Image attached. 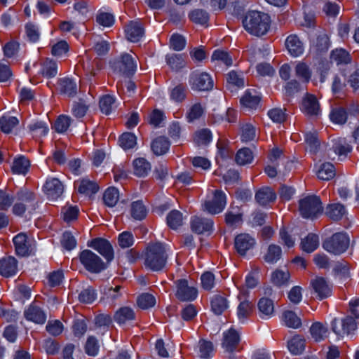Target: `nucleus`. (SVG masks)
<instances>
[{
	"label": "nucleus",
	"instance_id": "nucleus-1",
	"mask_svg": "<svg viewBox=\"0 0 359 359\" xmlns=\"http://www.w3.org/2000/svg\"><path fill=\"white\" fill-rule=\"evenodd\" d=\"M271 22V18L267 13L257 11L248 12L242 20L244 29L250 34L257 37L269 32Z\"/></svg>",
	"mask_w": 359,
	"mask_h": 359
},
{
	"label": "nucleus",
	"instance_id": "nucleus-2",
	"mask_svg": "<svg viewBox=\"0 0 359 359\" xmlns=\"http://www.w3.org/2000/svg\"><path fill=\"white\" fill-rule=\"evenodd\" d=\"M142 257L145 267L153 271H161L165 266L168 259L165 246L161 243H149Z\"/></svg>",
	"mask_w": 359,
	"mask_h": 359
},
{
	"label": "nucleus",
	"instance_id": "nucleus-3",
	"mask_svg": "<svg viewBox=\"0 0 359 359\" xmlns=\"http://www.w3.org/2000/svg\"><path fill=\"white\" fill-rule=\"evenodd\" d=\"M300 215L306 219L314 220L323 214V207L320 197L307 196L299 201Z\"/></svg>",
	"mask_w": 359,
	"mask_h": 359
},
{
	"label": "nucleus",
	"instance_id": "nucleus-4",
	"mask_svg": "<svg viewBox=\"0 0 359 359\" xmlns=\"http://www.w3.org/2000/svg\"><path fill=\"white\" fill-rule=\"evenodd\" d=\"M109 65L114 72L126 77L133 75L137 69L135 60L131 55L126 53L111 60Z\"/></svg>",
	"mask_w": 359,
	"mask_h": 359
},
{
	"label": "nucleus",
	"instance_id": "nucleus-5",
	"mask_svg": "<svg viewBox=\"0 0 359 359\" xmlns=\"http://www.w3.org/2000/svg\"><path fill=\"white\" fill-rule=\"evenodd\" d=\"M350 244V238L346 233L339 232L327 238L323 243V248L328 252L340 255L344 252Z\"/></svg>",
	"mask_w": 359,
	"mask_h": 359
},
{
	"label": "nucleus",
	"instance_id": "nucleus-6",
	"mask_svg": "<svg viewBox=\"0 0 359 359\" xmlns=\"http://www.w3.org/2000/svg\"><path fill=\"white\" fill-rule=\"evenodd\" d=\"M79 260L85 269L92 273H99L107 267L102 259L90 250L81 251Z\"/></svg>",
	"mask_w": 359,
	"mask_h": 359
},
{
	"label": "nucleus",
	"instance_id": "nucleus-7",
	"mask_svg": "<svg viewBox=\"0 0 359 359\" xmlns=\"http://www.w3.org/2000/svg\"><path fill=\"white\" fill-rule=\"evenodd\" d=\"M357 329L355 320L351 316H347L340 321L336 318L332 322V330L338 336L344 337L354 333Z\"/></svg>",
	"mask_w": 359,
	"mask_h": 359
},
{
	"label": "nucleus",
	"instance_id": "nucleus-8",
	"mask_svg": "<svg viewBox=\"0 0 359 359\" xmlns=\"http://www.w3.org/2000/svg\"><path fill=\"white\" fill-rule=\"evenodd\" d=\"M330 45L327 34L323 30L317 32L311 40L310 52L316 56L327 52Z\"/></svg>",
	"mask_w": 359,
	"mask_h": 359
},
{
	"label": "nucleus",
	"instance_id": "nucleus-9",
	"mask_svg": "<svg viewBox=\"0 0 359 359\" xmlns=\"http://www.w3.org/2000/svg\"><path fill=\"white\" fill-rule=\"evenodd\" d=\"M226 199L225 194L221 190H215L212 199L204 202L203 210L211 215L221 212L225 208Z\"/></svg>",
	"mask_w": 359,
	"mask_h": 359
},
{
	"label": "nucleus",
	"instance_id": "nucleus-10",
	"mask_svg": "<svg viewBox=\"0 0 359 359\" xmlns=\"http://www.w3.org/2000/svg\"><path fill=\"white\" fill-rule=\"evenodd\" d=\"M176 285V297L182 302H191L194 300L198 294L197 289L189 284L186 279H180L175 282Z\"/></svg>",
	"mask_w": 359,
	"mask_h": 359
},
{
	"label": "nucleus",
	"instance_id": "nucleus-11",
	"mask_svg": "<svg viewBox=\"0 0 359 359\" xmlns=\"http://www.w3.org/2000/svg\"><path fill=\"white\" fill-rule=\"evenodd\" d=\"M88 246L97 250L108 262L114 257V250L111 243L106 239L96 238L88 242Z\"/></svg>",
	"mask_w": 359,
	"mask_h": 359
},
{
	"label": "nucleus",
	"instance_id": "nucleus-12",
	"mask_svg": "<svg viewBox=\"0 0 359 359\" xmlns=\"http://www.w3.org/2000/svg\"><path fill=\"white\" fill-rule=\"evenodd\" d=\"M191 88L197 90H209L213 87V81L210 76L205 72H194L191 76Z\"/></svg>",
	"mask_w": 359,
	"mask_h": 359
},
{
	"label": "nucleus",
	"instance_id": "nucleus-13",
	"mask_svg": "<svg viewBox=\"0 0 359 359\" xmlns=\"http://www.w3.org/2000/svg\"><path fill=\"white\" fill-rule=\"evenodd\" d=\"M16 254L20 257L29 256L32 252L31 241L25 233H20L13 239Z\"/></svg>",
	"mask_w": 359,
	"mask_h": 359
},
{
	"label": "nucleus",
	"instance_id": "nucleus-14",
	"mask_svg": "<svg viewBox=\"0 0 359 359\" xmlns=\"http://www.w3.org/2000/svg\"><path fill=\"white\" fill-rule=\"evenodd\" d=\"M256 243L255 239L248 233H241L236 236L234 245L237 252L243 256Z\"/></svg>",
	"mask_w": 359,
	"mask_h": 359
},
{
	"label": "nucleus",
	"instance_id": "nucleus-15",
	"mask_svg": "<svg viewBox=\"0 0 359 359\" xmlns=\"http://www.w3.org/2000/svg\"><path fill=\"white\" fill-rule=\"evenodd\" d=\"M240 341L238 332L233 328L223 333L222 346L226 352L232 353L237 349Z\"/></svg>",
	"mask_w": 359,
	"mask_h": 359
},
{
	"label": "nucleus",
	"instance_id": "nucleus-16",
	"mask_svg": "<svg viewBox=\"0 0 359 359\" xmlns=\"http://www.w3.org/2000/svg\"><path fill=\"white\" fill-rule=\"evenodd\" d=\"M323 212L328 218L334 222L340 221L344 217H346L350 222H353L347 217L348 214L345 206L339 203L328 204Z\"/></svg>",
	"mask_w": 359,
	"mask_h": 359
},
{
	"label": "nucleus",
	"instance_id": "nucleus-17",
	"mask_svg": "<svg viewBox=\"0 0 359 359\" xmlns=\"http://www.w3.org/2000/svg\"><path fill=\"white\" fill-rule=\"evenodd\" d=\"M311 285L320 299L327 298L332 294V285L323 277H316Z\"/></svg>",
	"mask_w": 359,
	"mask_h": 359
},
{
	"label": "nucleus",
	"instance_id": "nucleus-18",
	"mask_svg": "<svg viewBox=\"0 0 359 359\" xmlns=\"http://www.w3.org/2000/svg\"><path fill=\"white\" fill-rule=\"evenodd\" d=\"M297 236L298 232L294 227L283 226L279 230V242L289 248H292L294 245Z\"/></svg>",
	"mask_w": 359,
	"mask_h": 359
},
{
	"label": "nucleus",
	"instance_id": "nucleus-19",
	"mask_svg": "<svg viewBox=\"0 0 359 359\" xmlns=\"http://www.w3.org/2000/svg\"><path fill=\"white\" fill-rule=\"evenodd\" d=\"M302 109L310 116H318L320 113L319 103L315 96L308 94L302 100Z\"/></svg>",
	"mask_w": 359,
	"mask_h": 359
},
{
	"label": "nucleus",
	"instance_id": "nucleus-20",
	"mask_svg": "<svg viewBox=\"0 0 359 359\" xmlns=\"http://www.w3.org/2000/svg\"><path fill=\"white\" fill-rule=\"evenodd\" d=\"M25 318L29 321L38 324H43L46 320V315L43 311L34 304H32L24 311Z\"/></svg>",
	"mask_w": 359,
	"mask_h": 359
},
{
	"label": "nucleus",
	"instance_id": "nucleus-21",
	"mask_svg": "<svg viewBox=\"0 0 359 359\" xmlns=\"http://www.w3.org/2000/svg\"><path fill=\"white\" fill-rule=\"evenodd\" d=\"M44 189L46 194L53 200L60 197L64 191L63 184L57 178L48 180L44 185Z\"/></svg>",
	"mask_w": 359,
	"mask_h": 359
},
{
	"label": "nucleus",
	"instance_id": "nucleus-22",
	"mask_svg": "<svg viewBox=\"0 0 359 359\" xmlns=\"http://www.w3.org/2000/svg\"><path fill=\"white\" fill-rule=\"evenodd\" d=\"M18 271V262L13 257L9 256L0 260V274L4 277L14 276Z\"/></svg>",
	"mask_w": 359,
	"mask_h": 359
},
{
	"label": "nucleus",
	"instance_id": "nucleus-23",
	"mask_svg": "<svg viewBox=\"0 0 359 359\" xmlns=\"http://www.w3.org/2000/svg\"><path fill=\"white\" fill-rule=\"evenodd\" d=\"M126 35L128 41L137 42L143 36L144 30L140 22L132 21L126 27Z\"/></svg>",
	"mask_w": 359,
	"mask_h": 359
},
{
	"label": "nucleus",
	"instance_id": "nucleus-24",
	"mask_svg": "<svg viewBox=\"0 0 359 359\" xmlns=\"http://www.w3.org/2000/svg\"><path fill=\"white\" fill-rule=\"evenodd\" d=\"M285 46L290 54L298 57L304 53V45L297 35L291 34L285 40Z\"/></svg>",
	"mask_w": 359,
	"mask_h": 359
},
{
	"label": "nucleus",
	"instance_id": "nucleus-25",
	"mask_svg": "<svg viewBox=\"0 0 359 359\" xmlns=\"http://www.w3.org/2000/svg\"><path fill=\"white\" fill-rule=\"evenodd\" d=\"M276 195L275 192L268 187H262L255 194V200L260 205H266L270 202L276 200Z\"/></svg>",
	"mask_w": 359,
	"mask_h": 359
},
{
	"label": "nucleus",
	"instance_id": "nucleus-26",
	"mask_svg": "<svg viewBox=\"0 0 359 359\" xmlns=\"http://www.w3.org/2000/svg\"><path fill=\"white\" fill-rule=\"evenodd\" d=\"M60 92L68 97H74L77 93L76 82L69 78H62L58 80Z\"/></svg>",
	"mask_w": 359,
	"mask_h": 359
},
{
	"label": "nucleus",
	"instance_id": "nucleus-27",
	"mask_svg": "<svg viewBox=\"0 0 359 359\" xmlns=\"http://www.w3.org/2000/svg\"><path fill=\"white\" fill-rule=\"evenodd\" d=\"M135 318V314L134 311L128 306L120 308L114 315V320L119 325L126 324L133 320Z\"/></svg>",
	"mask_w": 359,
	"mask_h": 359
},
{
	"label": "nucleus",
	"instance_id": "nucleus-28",
	"mask_svg": "<svg viewBox=\"0 0 359 359\" xmlns=\"http://www.w3.org/2000/svg\"><path fill=\"white\" fill-rule=\"evenodd\" d=\"M259 317L262 318H270L274 311L273 302L268 298H261L257 304Z\"/></svg>",
	"mask_w": 359,
	"mask_h": 359
},
{
	"label": "nucleus",
	"instance_id": "nucleus-29",
	"mask_svg": "<svg viewBox=\"0 0 359 359\" xmlns=\"http://www.w3.org/2000/svg\"><path fill=\"white\" fill-rule=\"evenodd\" d=\"M210 303L212 311L216 315L222 314L228 308L226 298L220 294L214 295Z\"/></svg>",
	"mask_w": 359,
	"mask_h": 359
},
{
	"label": "nucleus",
	"instance_id": "nucleus-30",
	"mask_svg": "<svg viewBox=\"0 0 359 359\" xmlns=\"http://www.w3.org/2000/svg\"><path fill=\"white\" fill-rule=\"evenodd\" d=\"M134 173L136 176L142 177L148 175L151 170V164L144 158H138L133 161Z\"/></svg>",
	"mask_w": 359,
	"mask_h": 359
},
{
	"label": "nucleus",
	"instance_id": "nucleus-31",
	"mask_svg": "<svg viewBox=\"0 0 359 359\" xmlns=\"http://www.w3.org/2000/svg\"><path fill=\"white\" fill-rule=\"evenodd\" d=\"M30 166L29 161L23 156L14 159L11 170L14 174L25 175Z\"/></svg>",
	"mask_w": 359,
	"mask_h": 359
},
{
	"label": "nucleus",
	"instance_id": "nucleus-32",
	"mask_svg": "<svg viewBox=\"0 0 359 359\" xmlns=\"http://www.w3.org/2000/svg\"><path fill=\"white\" fill-rule=\"evenodd\" d=\"M253 304L249 300L241 301L237 308V316L241 322H244L253 311Z\"/></svg>",
	"mask_w": 359,
	"mask_h": 359
},
{
	"label": "nucleus",
	"instance_id": "nucleus-33",
	"mask_svg": "<svg viewBox=\"0 0 359 359\" xmlns=\"http://www.w3.org/2000/svg\"><path fill=\"white\" fill-rule=\"evenodd\" d=\"M170 147V142L167 137H158L155 139L151 145V150L156 155H163L165 154Z\"/></svg>",
	"mask_w": 359,
	"mask_h": 359
},
{
	"label": "nucleus",
	"instance_id": "nucleus-34",
	"mask_svg": "<svg viewBox=\"0 0 359 359\" xmlns=\"http://www.w3.org/2000/svg\"><path fill=\"white\" fill-rule=\"evenodd\" d=\"M226 79L227 87L231 90L234 87L242 88L245 85L243 75L241 72L231 71L226 74Z\"/></svg>",
	"mask_w": 359,
	"mask_h": 359
},
{
	"label": "nucleus",
	"instance_id": "nucleus-35",
	"mask_svg": "<svg viewBox=\"0 0 359 359\" xmlns=\"http://www.w3.org/2000/svg\"><path fill=\"white\" fill-rule=\"evenodd\" d=\"M148 210L142 201H134L130 205V215L136 220L144 219Z\"/></svg>",
	"mask_w": 359,
	"mask_h": 359
},
{
	"label": "nucleus",
	"instance_id": "nucleus-36",
	"mask_svg": "<svg viewBox=\"0 0 359 359\" xmlns=\"http://www.w3.org/2000/svg\"><path fill=\"white\" fill-rule=\"evenodd\" d=\"M78 187V191L80 194L90 195L95 194L99 190V186L95 181H90L87 179H83L80 182Z\"/></svg>",
	"mask_w": 359,
	"mask_h": 359
},
{
	"label": "nucleus",
	"instance_id": "nucleus-37",
	"mask_svg": "<svg viewBox=\"0 0 359 359\" xmlns=\"http://www.w3.org/2000/svg\"><path fill=\"white\" fill-rule=\"evenodd\" d=\"M290 273L287 270L276 269L271 274V282L276 286L287 285L290 280Z\"/></svg>",
	"mask_w": 359,
	"mask_h": 359
},
{
	"label": "nucleus",
	"instance_id": "nucleus-38",
	"mask_svg": "<svg viewBox=\"0 0 359 359\" xmlns=\"http://www.w3.org/2000/svg\"><path fill=\"white\" fill-rule=\"evenodd\" d=\"M287 347L292 354H301L304 350L305 340L299 335L294 336L288 341Z\"/></svg>",
	"mask_w": 359,
	"mask_h": 359
},
{
	"label": "nucleus",
	"instance_id": "nucleus-39",
	"mask_svg": "<svg viewBox=\"0 0 359 359\" xmlns=\"http://www.w3.org/2000/svg\"><path fill=\"white\" fill-rule=\"evenodd\" d=\"M301 244L304 251L309 253L312 252L318 247V236L315 233H309L302 241Z\"/></svg>",
	"mask_w": 359,
	"mask_h": 359
},
{
	"label": "nucleus",
	"instance_id": "nucleus-40",
	"mask_svg": "<svg viewBox=\"0 0 359 359\" xmlns=\"http://www.w3.org/2000/svg\"><path fill=\"white\" fill-rule=\"evenodd\" d=\"M331 59L332 61L335 62L337 65L348 64L351 60L349 53L342 48L332 50Z\"/></svg>",
	"mask_w": 359,
	"mask_h": 359
},
{
	"label": "nucleus",
	"instance_id": "nucleus-41",
	"mask_svg": "<svg viewBox=\"0 0 359 359\" xmlns=\"http://www.w3.org/2000/svg\"><path fill=\"white\" fill-rule=\"evenodd\" d=\"M317 175L322 180L332 179L335 176L334 166L330 163H323L317 172Z\"/></svg>",
	"mask_w": 359,
	"mask_h": 359
},
{
	"label": "nucleus",
	"instance_id": "nucleus-42",
	"mask_svg": "<svg viewBox=\"0 0 359 359\" xmlns=\"http://www.w3.org/2000/svg\"><path fill=\"white\" fill-rule=\"evenodd\" d=\"M166 62L174 71H179L184 67L185 61L182 55L171 54L166 55Z\"/></svg>",
	"mask_w": 359,
	"mask_h": 359
},
{
	"label": "nucleus",
	"instance_id": "nucleus-43",
	"mask_svg": "<svg viewBox=\"0 0 359 359\" xmlns=\"http://www.w3.org/2000/svg\"><path fill=\"white\" fill-rule=\"evenodd\" d=\"M119 198L118 190L115 187L108 188L104 193L103 201L106 205L114 207Z\"/></svg>",
	"mask_w": 359,
	"mask_h": 359
},
{
	"label": "nucleus",
	"instance_id": "nucleus-44",
	"mask_svg": "<svg viewBox=\"0 0 359 359\" xmlns=\"http://www.w3.org/2000/svg\"><path fill=\"white\" fill-rule=\"evenodd\" d=\"M282 250L279 245L271 244L269 246L264 260L268 263H275L281 257Z\"/></svg>",
	"mask_w": 359,
	"mask_h": 359
},
{
	"label": "nucleus",
	"instance_id": "nucleus-45",
	"mask_svg": "<svg viewBox=\"0 0 359 359\" xmlns=\"http://www.w3.org/2000/svg\"><path fill=\"white\" fill-rule=\"evenodd\" d=\"M310 332L315 341H318L327 337V328L322 323L317 322L311 325Z\"/></svg>",
	"mask_w": 359,
	"mask_h": 359
},
{
	"label": "nucleus",
	"instance_id": "nucleus-46",
	"mask_svg": "<svg viewBox=\"0 0 359 359\" xmlns=\"http://www.w3.org/2000/svg\"><path fill=\"white\" fill-rule=\"evenodd\" d=\"M18 123L19 121L15 116H3L0 118V128L5 133L12 132L13 128Z\"/></svg>",
	"mask_w": 359,
	"mask_h": 359
},
{
	"label": "nucleus",
	"instance_id": "nucleus-47",
	"mask_svg": "<svg viewBox=\"0 0 359 359\" xmlns=\"http://www.w3.org/2000/svg\"><path fill=\"white\" fill-rule=\"evenodd\" d=\"M119 145L125 150L133 148L137 144V137L132 133H124L119 137Z\"/></svg>",
	"mask_w": 359,
	"mask_h": 359
},
{
	"label": "nucleus",
	"instance_id": "nucleus-48",
	"mask_svg": "<svg viewBox=\"0 0 359 359\" xmlns=\"http://www.w3.org/2000/svg\"><path fill=\"white\" fill-rule=\"evenodd\" d=\"M330 117L333 123L343 125L347 120V112L342 107H337L332 110Z\"/></svg>",
	"mask_w": 359,
	"mask_h": 359
},
{
	"label": "nucleus",
	"instance_id": "nucleus-49",
	"mask_svg": "<svg viewBox=\"0 0 359 359\" xmlns=\"http://www.w3.org/2000/svg\"><path fill=\"white\" fill-rule=\"evenodd\" d=\"M283 320L287 327L294 329L299 327L302 325L300 318L292 311L284 312Z\"/></svg>",
	"mask_w": 359,
	"mask_h": 359
},
{
	"label": "nucleus",
	"instance_id": "nucleus-50",
	"mask_svg": "<svg viewBox=\"0 0 359 359\" xmlns=\"http://www.w3.org/2000/svg\"><path fill=\"white\" fill-rule=\"evenodd\" d=\"M137 304L140 308L147 309L155 305L156 299L151 294L143 293L137 297Z\"/></svg>",
	"mask_w": 359,
	"mask_h": 359
},
{
	"label": "nucleus",
	"instance_id": "nucleus-51",
	"mask_svg": "<svg viewBox=\"0 0 359 359\" xmlns=\"http://www.w3.org/2000/svg\"><path fill=\"white\" fill-rule=\"evenodd\" d=\"M189 16L192 22L201 25H205L209 20L208 13L202 9L192 11Z\"/></svg>",
	"mask_w": 359,
	"mask_h": 359
},
{
	"label": "nucleus",
	"instance_id": "nucleus-52",
	"mask_svg": "<svg viewBox=\"0 0 359 359\" xmlns=\"http://www.w3.org/2000/svg\"><path fill=\"white\" fill-rule=\"evenodd\" d=\"M57 73V65L56 62L51 60H46L43 63L41 74L47 78H52L56 76Z\"/></svg>",
	"mask_w": 359,
	"mask_h": 359
},
{
	"label": "nucleus",
	"instance_id": "nucleus-53",
	"mask_svg": "<svg viewBox=\"0 0 359 359\" xmlns=\"http://www.w3.org/2000/svg\"><path fill=\"white\" fill-rule=\"evenodd\" d=\"M212 140V134L208 129H202L196 133L194 142L198 146L206 145Z\"/></svg>",
	"mask_w": 359,
	"mask_h": 359
},
{
	"label": "nucleus",
	"instance_id": "nucleus-54",
	"mask_svg": "<svg viewBox=\"0 0 359 359\" xmlns=\"http://www.w3.org/2000/svg\"><path fill=\"white\" fill-rule=\"evenodd\" d=\"M253 158L252 153L248 148L240 149L236 156V161L239 165H245L252 162Z\"/></svg>",
	"mask_w": 359,
	"mask_h": 359
},
{
	"label": "nucleus",
	"instance_id": "nucleus-55",
	"mask_svg": "<svg viewBox=\"0 0 359 359\" xmlns=\"http://www.w3.org/2000/svg\"><path fill=\"white\" fill-rule=\"evenodd\" d=\"M295 74L297 77L304 82H308L311 76V70L307 65L299 62L295 67Z\"/></svg>",
	"mask_w": 359,
	"mask_h": 359
},
{
	"label": "nucleus",
	"instance_id": "nucleus-56",
	"mask_svg": "<svg viewBox=\"0 0 359 359\" xmlns=\"http://www.w3.org/2000/svg\"><path fill=\"white\" fill-rule=\"evenodd\" d=\"M260 102V97L258 95H252L250 92L245 93L241 99V102L246 107L255 109Z\"/></svg>",
	"mask_w": 359,
	"mask_h": 359
},
{
	"label": "nucleus",
	"instance_id": "nucleus-57",
	"mask_svg": "<svg viewBox=\"0 0 359 359\" xmlns=\"http://www.w3.org/2000/svg\"><path fill=\"white\" fill-rule=\"evenodd\" d=\"M62 213L64 222L67 223L74 222L78 218L79 208L76 206L64 208Z\"/></svg>",
	"mask_w": 359,
	"mask_h": 359
},
{
	"label": "nucleus",
	"instance_id": "nucleus-58",
	"mask_svg": "<svg viewBox=\"0 0 359 359\" xmlns=\"http://www.w3.org/2000/svg\"><path fill=\"white\" fill-rule=\"evenodd\" d=\"M200 357L208 358L213 351V344L211 341L201 339L198 342Z\"/></svg>",
	"mask_w": 359,
	"mask_h": 359
},
{
	"label": "nucleus",
	"instance_id": "nucleus-59",
	"mask_svg": "<svg viewBox=\"0 0 359 359\" xmlns=\"http://www.w3.org/2000/svg\"><path fill=\"white\" fill-rule=\"evenodd\" d=\"M95 290L91 287L83 289L79 295V301L85 304L92 303L95 299Z\"/></svg>",
	"mask_w": 359,
	"mask_h": 359
},
{
	"label": "nucleus",
	"instance_id": "nucleus-60",
	"mask_svg": "<svg viewBox=\"0 0 359 359\" xmlns=\"http://www.w3.org/2000/svg\"><path fill=\"white\" fill-rule=\"evenodd\" d=\"M170 45L174 50L180 51L185 47L186 39L179 34H174L170 39Z\"/></svg>",
	"mask_w": 359,
	"mask_h": 359
},
{
	"label": "nucleus",
	"instance_id": "nucleus-61",
	"mask_svg": "<svg viewBox=\"0 0 359 359\" xmlns=\"http://www.w3.org/2000/svg\"><path fill=\"white\" fill-rule=\"evenodd\" d=\"M114 102L115 99L109 95L102 97L100 101V108L102 112L107 115L109 114L112 110Z\"/></svg>",
	"mask_w": 359,
	"mask_h": 359
},
{
	"label": "nucleus",
	"instance_id": "nucleus-62",
	"mask_svg": "<svg viewBox=\"0 0 359 359\" xmlns=\"http://www.w3.org/2000/svg\"><path fill=\"white\" fill-rule=\"evenodd\" d=\"M71 123V118L69 116L65 115L60 116L56 120L54 128L57 133H64L69 127Z\"/></svg>",
	"mask_w": 359,
	"mask_h": 359
},
{
	"label": "nucleus",
	"instance_id": "nucleus-63",
	"mask_svg": "<svg viewBox=\"0 0 359 359\" xmlns=\"http://www.w3.org/2000/svg\"><path fill=\"white\" fill-rule=\"evenodd\" d=\"M29 130L34 133L35 137H41L47 134L48 128L43 122H36L29 125Z\"/></svg>",
	"mask_w": 359,
	"mask_h": 359
},
{
	"label": "nucleus",
	"instance_id": "nucleus-64",
	"mask_svg": "<svg viewBox=\"0 0 359 359\" xmlns=\"http://www.w3.org/2000/svg\"><path fill=\"white\" fill-rule=\"evenodd\" d=\"M61 244L66 250H71L76 247V241L70 232L66 231L62 235Z\"/></svg>",
	"mask_w": 359,
	"mask_h": 359
}]
</instances>
